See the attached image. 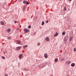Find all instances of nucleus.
I'll use <instances>...</instances> for the list:
<instances>
[{
    "label": "nucleus",
    "instance_id": "f704fd0d",
    "mask_svg": "<svg viewBox=\"0 0 76 76\" xmlns=\"http://www.w3.org/2000/svg\"><path fill=\"white\" fill-rule=\"evenodd\" d=\"M69 0V1H72V0Z\"/></svg>",
    "mask_w": 76,
    "mask_h": 76
},
{
    "label": "nucleus",
    "instance_id": "c9c22d12",
    "mask_svg": "<svg viewBox=\"0 0 76 76\" xmlns=\"http://www.w3.org/2000/svg\"><path fill=\"white\" fill-rule=\"evenodd\" d=\"M67 76H70V75H67Z\"/></svg>",
    "mask_w": 76,
    "mask_h": 76
},
{
    "label": "nucleus",
    "instance_id": "0eeeda50",
    "mask_svg": "<svg viewBox=\"0 0 76 76\" xmlns=\"http://www.w3.org/2000/svg\"><path fill=\"white\" fill-rule=\"evenodd\" d=\"M45 39L47 41H50V38H49V37H47L45 38Z\"/></svg>",
    "mask_w": 76,
    "mask_h": 76
},
{
    "label": "nucleus",
    "instance_id": "7c9ffc66",
    "mask_svg": "<svg viewBox=\"0 0 76 76\" xmlns=\"http://www.w3.org/2000/svg\"><path fill=\"white\" fill-rule=\"evenodd\" d=\"M67 40H66V41H65L64 42L65 43H67Z\"/></svg>",
    "mask_w": 76,
    "mask_h": 76
},
{
    "label": "nucleus",
    "instance_id": "c756f323",
    "mask_svg": "<svg viewBox=\"0 0 76 76\" xmlns=\"http://www.w3.org/2000/svg\"><path fill=\"white\" fill-rule=\"evenodd\" d=\"M48 20H47L46 21V23H48Z\"/></svg>",
    "mask_w": 76,
    "mask_h": 76
},
{
    "label": "nucleus",
    "instance_id": "473e14b6",
    "mask_svg": "<svg viewBox=\"0 0 76 76\" xmlns=\"http://www.w3.org/2000/svg\"><path fill=\"white\" fill-rule=\"evenodd\" d=\"M14 23H16L17 22V21L16 20H15L14 21Z\"/></svg>",
    "mask_w": 76,
    "mask_h": 76
},
{
    "label": "nucleus",
    "instance_id": "a878e982",
    "mask_svg": "<svg viewBox=\"0 0 76 76\" xmlns=\"http://www.w3.org/2000/svg\"><path fill=\"white\" fill-rule=\"evenodd\" d=\"M61 60L62 61H63L64 60V58H63L61 59Z\"/></svg>",
    "mask_w": 76,
    "mask_h": 76
},
{
    "label": "nucleus",
    "instance_id": "f257e3e1",
    "mask_svg": "<svg viewBox=\"0 0 76 76\" xmlns=\"http://www.w3.org/2000/svg\"><path fill=\"white\" fill-rule=\"evenodd\" d=\"M23 31L26 34L28 33V32H29V29L27 30V29L26 28L24 29Z\"/></svg>",
    "mask_w": 76,
    "mask_h": 76
},
{
    "label": "nucleus",
    "instance_id": "f3484780",
    "mask_svg": "<svg viewBox=\"0 0 76 76\" xmlns=\"http://www.w3.org/2000/svg\"><path fill=\"white\" fill-rule=\"evenodd\" d=\"M64 11H66V10H67V8H66V7H65L64 8Z\"/></svg>",
    "mask_w": 76,
    "mask_h": 76
},
{
    "label": "nucleus",
    "instance_id": "5701e85b",
    "mask_svg": "<svg viewBox=\"0 0 76 76\" xmlns=\"http://www.w3.org/2000/svg\"><path fill=\"white\" fill-rule=\"evenodd\" d=\"M7 39H11V37H8Z\"/></svg>",
    "mask_w": 76,
    "mask_h": 76
},
{
    "label": "nucleus",
    "instance_id": "423d86ee",
    "mask_svg": "<svg viewBox=\"0 0 76 76\" xmlns=\"http://www.w3.org/2000/svg\"><path fill=\"white\" fill-rule=\"evenodd\" d=\"M40 66L41 68H42H42L44 67V64L42 63L40 64Z\"/></svg>",
    "mask_w": 76,
    "mask_h": 76
},
{
    "label": "nucleus",
    "instance_id": "b1692460",
    "mask_svg": "<svg viewBox=\"0 0 76 76\" xmlns=\"http://www.w3.org/2000/svg\"><path fill=\"white\" fill-rule=\"evenodd\" d=\"M42 25H44V21L42 22Z\"/></svg>",
    "mask_w": 76,
    "mask_h": 76
},
{
    "label": "nucleus",
    "instance_id": "2f4dec72",
    "mask_svg": "<svg viewBox=\"0 0 76 76\" xmlns=\"http://www.w3.org/2000/svg\"><path fill=\"white\" fill-rule=\"evenodd\" d=\"M5 76H8V75H7V74H5Z\"/></svg>",
    "mask_w": 76,
    "mask_h": 76
},
{
    "label": "nucleus",
    "instance_id": "e433bc0d",
    "mask_svg": "<svg viewBox=\"0 0 76 76\" xmlns=\"http://www.w3.org/2000/svg\"><path fill=\"white\" fill-rule=\"evenodd\" d=\"M68 9V10H69V9Z\"/></svg>",
    "mask_w": 76,
    "mask_h": 76
},
{
    "label": "nucleus",
    "instance_id": "ddd939ff",
    "mask_svg": "<svg viewBox=\"0 0 76 76\" xmlns=\"http://www.w3.org/2000/svg\"><path fill=\"white\" fill-rule=\"evenodd\" d=\"M75 66V64L74 63H72L71 64V66H72V67H74Z\"/></svg>",
    "mask_w": 76,
    "mask_h": 76
},
{
    "label": "nucleus",
    "instance_id": "4468645a",
    "mask_svg": "<svg viewBox=\"0 0 76 76\" xmlns=\"http://www.w3.org/2000/svg\"><path fill=\"white\" fill-rule=\"evenodd\" d=\"M24 70L25 71H29V69H27L26 68H25L24 69Z\"/></svg>",
    "mask_w": 76,
    "mask_h": 76
},
{
    "label": "nucleus",
    "instance_id": "393cba45",
    "mask_svg": "<svg viewBox=\"0 0 76 76\" xmlns=\"http://www.w3.org/2000/svg\"><path fill=\"white\" fill-rule=\"evenodd\" d=\"M25 6H24L23 8V10H25Z\"/></svg>",
    "mask_w": 76,
    "mask_h": 76
},
{
    "label": "nucleus",
    "instance_id": "cd10ccee",
    "mask_svg": "<svg viewBox=\"0 0 76 76\" xmlns=\"http://www.w3.org/2000/svg\"><path fill=\"white\" fill-rule=\"evenodd\" d=\"M1 57L3 59H5V57L4 56H2Z\"/></svg>",
    "mask_w": 76,
    "mask_h": 76
},
{
    "label": "nucleus",
    "instance_id": "6ab92c4d",
    "mask_svg": "<svg viewBox=\"0 0 76 76\" xmlns=\"http://www.w3.org/2000/svg\"><path fill=\"white\" fill-rule=\"evenodd\" d=\"M72 39H73V38H72V37H71L69 38V41H72Z\"/></svg>",
    "mask_w": 76,
    "mask_h": 76
},
{
    "label": "nucleus",
    "instance_id": "7ed1b4c3",
    "mask_svg": "<svg viewBox=\"0 0 76 76\" xmlns=\"http://www.w3.org/2000/svg\"><path fill=\"white\" fill-rule=\"evenodd\" d=\"M22 48L21 46H19L16 48V50L17 51H18V50H20V49Z\"/></svg>",
    "mask_w": 76,
    "mask_h": 76
},
{
    "label": "nucleus",
    "instance_id": "f8f14e48",
    "mask_svg": "<svg viewBox=\"0 0 76 76\" xmlns=\"http://www.w3.org/2000/svg\"><path fill=\"white\" fill-rule=\"evenodd\" d=\"M21 43V42L20 41H18L17 42V44H20Z\"/></svg>",
    "mask_w": 76,
    "mask_h": 76
},
{
    "label": "nucleus",
    "instance_id": "9b49d317",
    "mask_svg": "<svg viewBox=\"0 0 76 76\" xmlns=\"http://www.w3.org/2000/svg\"><path fill=\"white\" fill-rule=\"evenodd\" d=\"M10 30H11L10 29V28H8L7 30V32H9V33L10 32Z\"/></svg>",
    "mask_w": 76,
    "mask_h": 76
},
{
    "label": "nucleus",
    "instance_id": "f03ea898",
    "mask_svg": "<svg viewBox=\"0 0 76 76\" xmlns=\"http://www.w3.org/2000/svg\"><path fill=\"white\" fill-rule=\"evenodd\" d=\"M69 38V37H68V36H66L65 38L64 39V42L65 41H66L67 40V39Z\"/></svg>",
    "mask_w": 76,
    "mask_h": 76
},
{
    "label": "nucleus",
    "instance_id": "9d476101",
    "mask_svg": "<svg viewBox=\"0 0 76 76\" xmlns=\"http://www.w3.org/2000/svg\"><path fill=\"white\" fill-rule=\"evenodd\" d=\"M0 23L2 25H4V23L3 21H1Z\"/></svg>",
    "mask_w": 76,
    "mask_h": 76
},
{
    "label": "nucleus",
    "instance_id": "412c9836",
    "mask_svg": "<svg viewBox=\"0 0 76 76\" xmlns=\"http://www.w3.org/2000/svg\"><path fill=\"white\" fill-rule=\"evenodd\" d=\"M28 28H29L30 29L31 28V26L30 25H29L28 26Z\"/></svg>",
    "mask_w": 76,
    "mask_h": 76
},
{
    "label": "nucleus",
    "instance_id": "bb28decb",
    "mask_svg": "<svg viewBox=\"0 0 76 76\" xmlns=\"http://www.w3.org/2000/svg\"><path fill=\"white\" fill-rule=\"evenodd\" d=\"M40 44H41L40 43L38 42L37 43V46H39V45H40Z\"/></svg>",
    "mask_w": 76,
    "mask_h": 76
},
{
    "label": "nucleus",
    "instance_id": "39448f33",
    "mask_svg": "<svg viewBox=\"0 0 76 76\" xmlns=\"http://www.w3.org/2000/svg\"><path fill=\"white\" fill-rule=\"evenodd\" d=\"M44 56L45 58H48V55L47 53H45L44 54Z\"/></svg>",
    "mask_w": 76,
    "mask_h": 76
},
{
    "label": "nucleus",
    "instance_id": "c85d7f7f",
    "mask_svg": "<svg viewBox=\"0 0 76 76\" xmlns=\"http://www.w3.org/2000/svg\"><path fill=\"white\" fill-rule=\"evenodd\" d=\"M74 51H76V48H74Z\"/></svg>",
    "mask_w": 76,
    "mask_h": 76
},
{
    "label": "nucleus",
    "instance_id": "a211bd4d",
    "mask_svg": "<svg viewBox=\"0 0 76 76\" xmlns=\"http://www.w3.org/2000/svg\"><path fill=\"white\" fill-rule=\"evenodd\" d=\"M23 4H26V1H23Z\"/></svg>",
    "mask_w": 76,
    "mask_h": 76
},
{
    "label": "nucleus",
    "instance_id": "2eb2a0df",
    "mask_svg": "<svg viewBox=\"0 0 76 76\" xmlns=\"http://www.w3.org/2000/svg\"><path fill=\"white\" fill-rule=\"evenodd\" d=\"M66 34V31H63L62 33V34L63 35H64V34Z\"/></svg>",
    "mask_w": 76,
    "mask_h": 76
},
{
    "label": "nucleus",
    "instance_id": "4c0bfd02",
    "mask_svg": "<svg viewBox=\"0 0 76 76\" xmlns=\"http://www.w3.org/2000/svg\"><path fill=\"white\" fill-rule=\"evenodd\" d=\"M16 1H15V2H16Z\"/></svg>",
    "mask_w": 76,
    "mask_h": 76
},
{
    "label": "nucleus",
    "instance_id": "20e7f679",
    "mask_svg": "<svg viewBox=\"0 0 76 76\" xmlns=\"http://www.w3.org/2000/svg\"><path fill=\"white\" fill-rule=\"evenodd\" d=\"M70 63H71L70 61L69 60L66 62L65 64H70Z\"/></svg>",
    "mask_w": 76,
    "mask_h": 76
},
{
    "label": "nucleus",
    "instance_id": "aec40b11",
    "mask_svg": "<svg viewBox=\"0 0 76 76\" xmlns=\"http://www.w3.org/2000/svg\"><path fill=\"white\" fill-rule=\"evenodd\" d=\"M57 61H58V59L57 58H56L55 59V61H56V62H57Z\"/></svg>",
    "mask_w": 76,
    "mask_h": 76
},
{
    "label": "nucleus",
    "instance_id": "72a5a7b5",
    "mask_svg": "<svg viewBox=\"0 0 76 76\" xmlns=\"http://www.w3.org/2000/svg\"><path fill=\"white\" fill-rule=\"evenodd\" d=\"M3 53H4V54H5V52H3Z\"/></svg>",
    "mask_w": 76,
    "mask_h": 76
},
{
    "label": "nucleus",
    "instance_id": "1a4fd4ad",
    "mask_svg": "<svg viewBox=\"0 0 76 76\" xmlns=\"http://www.w3.org/2000/svg\"><path fill=\"white\" fill-rule=\"evenodd\" d=\"M22 58V54L19 55V58L20 59V58Z\"/></svg>",
    "mask_w": 76,
    "mask_h": 76
},
{
    "label": "nucleus",
    "instance_id": "dca6fc26",
    "mask_svg": "<svg viewBox=\"0 0 76 76\" xmlns=\"http://www.w3.org/2000/svg\"><path fill=\"white\" fill-rule=\"evenodd\" d=\"M28 47V45H25L23 46V48H25Z\"/></svg>",
    "mask_w": 76,
    "mask_h": 76
},
{
    "label": "nucleus",
    "instance_id": "6e6552de",
    "mask_svg": "<svg viewBox=\"0 0 76 76\" xmlns=\"http://www.w3.org/2000/svg\"><path fill=\"white\" fill-rule=\"evenodd\" d=\"M58 35V33L57 32H56L55 35H54V37H57Z\"/></svg>",
    "mask_w": 76,
    "mask_h": 76
},
{
    "label": "nucleus",
    "instance_id": "4be33fe9",
    "mask_svg": "<svg viewBox=\"0 0 76 76\" xmlns=\"http://www.w3.org/2000/svg\"><path fill=\"white\" fill-rule=\"evenodd\" d=\"M26 4L27 5H28L29 4V2L28 1H26Z\"/></svg>",
    "mask_w": 76,
    "mask_h": 76
}]
</instances>
